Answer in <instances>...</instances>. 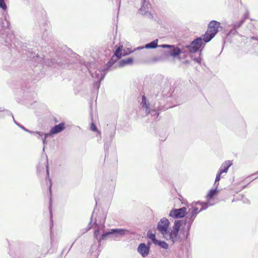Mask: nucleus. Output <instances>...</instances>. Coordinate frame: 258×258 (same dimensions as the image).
Returning a JSON list of instances; mask_svg holds the SVG:
<instances>
[{"label": "nucleus", "instance_id": "1", "mask_svg": "<svg viewBox=\"0 0 258 258\" xmlns=\"http://www.w3.org/2000/svg\"><path fill=\"white\" fill-rule=\"evenodd\" d=\"M181 221L175 220L172 229H169L170 222L166 218L160 220L157 224V229L166 240L175 243L178 238V232L181 227Z\"/></svg>", "mask_w": 258, "mask_h": 258}, {"label": "nucleus", "instance_id": "2", "mask_svg": "<svg viewBox=\"0 0 258 258\" xmlns=\"http://www.w3.org/2000/svg\"><path fill=\"white\" fill-rule=\"evenodd\" d=\"M220 23L216 21H211L208 29L203 35V39L205 42H209L217 34L220 27Z\"/></svg>", "mask_w": 258, "mask_h": 258}, {"label": "nucleus", "instance_id": "3", "mask_svg": "<svg viewBox=\"0 0 258 258\" xmlns=\"http://www.w3.org/2000/svg\"><path fill=\"white\" fill-rule=\"evenodd\" d=\"M208 206V205H206V203L204 204L199 202H195L191 203L190 205L188 206V214L190 217L195 218L196 216L200 211L206 209Z\"/></svg>", "mask_w": 258, "mask_h": 258}, {"label": "nucleus", "instance_id": "4", "mask_svg": "<svg viewBox=\"0 0 258 258\" xmlns=\"http://www.w3.org/2000/svg\"><path fill=\"white\" fill-rule=\"evenodd\" d=\"M151 9L152 5L149 0H141V7L139 10L140 14L146 15L149 17H152Z\"/></svg>", "mask_w": 258, "mask_h": 258}, {"label": "nucleus", "instance_id": "5", "mask_svg": "<svg viewBox=\"0 0 258 258\" xmlns=\"http://www.w3.org/2000/svg\"><path fill=\"white\" fill-rule=\"evenodd\" d=\"M126 230L123 229H111L107 232L104 233L102 235V239H104L107 236L112 235L113 237L118 238L125 234Z\"/></svg>", "mask_w": 258, "mask_h": 258}, {"label": "nucleus", "instance_id": "6", "mask_svg": "<svg viewBox=\"0 0 258 258\" xmlns=\"http://www.w3.org/2000/svg\"><path fill=\"white\" fill-rule=\"evenodd\" d=\"M159 46L163 48H168V50L166 52L173 57L178 56L181 52L180 48L174 45L162 44Z\"/></svg>", "mask_w": 258, "mask_h": 258}, {"label": "nucleus", "instance_id": "7", "mask_svg": "<svg viewBox=\"0 0 258 258\" xmlns=\"http://www.w3.org/2000/svg\"><path fill=\"white\" fill-rule=\"evenodd\" d=\"M131 53V51L126 52L125 50H123V46L119 45L117 49L115 50L114 56L111 58L109 63L113 64L118 59L120 58L122 56L126 55Z\"/></svg>", "mask_w": 258, "mask_h": 258}, {"label": "nucleus", "instance_id": "8", "mask_svg": "<svg viewBox=\"0 0 258 258\" xmlns=\"http://www.w3.org/2000/svg\"><path fill=\"white\" fill-rule=\"evenodd\" d=\"M137 251L143 257H146L148 256L150 253V244L149 243H140L137 248Z\"/></svg>", "mask_w": 258, "mask_h": 258}, {"label": "nucleus", "instance_id": "9", "mask_svg": "<svg viewBox=\"0 0 258 258\" xmlns=\"http://www.w3.org/2000/svg\"><path fill=\"white\" fill-rule=\"evenodd\" d=\"M186 213V208L183 207L180 209H172L169 213V216L174 218H180L183 217Z\"/></svg>", "mask_w": 258, "mask_h": 258}, {"label": "nucleus", "instance_id": "10", "mask_svg": "<svg viewBox=\"0 0 258 258\" xmlns=\"http://www.w3.org/2000/svg\"><path fill=\"white\" fill-rule=\"evenodd\" d=\"M141 105L142 109L145 111L147 114L152 113V111H153V112H155L145 96H143L142 97Z\"/></svg>", "mask_w": 258, "mask_h": 258}, {"label": "nucleus", "instance_id": "11", "mask_svg": "<svg viewBox=\"0 0 258 258\" xmlns=\"http://www.w3.org/2000/svg\"><path fill=\"white\" fill-rule=\"evenodd\" d=\"M91 75L95 81H101L105 76L104 71L101 69H93L91 71Z\"/></svg>", "mask_w": 258, "mask_h": 258}, {"label": "nucleus", "instance_id": "12", "mask_svg": "<svg viewBox=\"0 0 258 258\" xmlns=\"http://www.w3.org/2000/svg\"><path fill=\"white\" fill-rule=\"evenodd\" d=\"M203 38L199 37L195 40L190 44V50L194 52L198 51L203 44Z\"/></svg>", "mask_w": 258, "mask_h": 258}, {"label": "nucleus", "instance_id": "13", "mask_svg": "<svg viewBox=\"0 0 258 258\" xmlns=\"http://www.w3.org/2000/svg\"><path fill=\"white\" fill-rule=\"evenodd\" d=\"M65 128L64 123H60L52 127L50 131L51 135L56 134L60 133Z\"/></svg>", "mask_w": 258, "mask_h": 258}, {"label": "nucleus", "instance_id": "14", "mask_svg": "<svg viewBox=\"0 0 258 258\" xmlns=\"http://www.w3.org/2000/svg\"><path fill=\"white\" fill-rule=\"evenodd\" d=\"M219 192V190L217 189V188L215 187V189H211L208 193L207 196V202L206 203V205H208L209 206L213 205V203H210L211 199L216 195Z\"/></svg>", "mask_w": 258, "mask_h": 258}, {"label": "nucleus", "instance_id": "15", "mask_svg": "<svg viewBox=\"0 0 258 258\" xmlns=\"http://www.w3.org/2000/svg\"><path fill=\"white\" fill-rule=\"evenodd\" d=\"M232 164V163L231 161H225L221 166L219 171L221 172L223 174L224 173H226L228 170L229 168L231 166Z\"/></svg>", "mask_w": 258, "mask_h": 258}, {"label": "nucleus", "instance_id": "16", "mask_svg": "<svg viewBox=\"0 0 258 258\" xmlns=\"http://www.w3.org/2000/svg\"><path fill=\"white\" fill-rule=\"evenodd\" d=\"M158 39H155L154 41L146 44L144 46V48L147 49H154L157 47L158 46Z\"/></svg>", "mask_w": 258, "mask_h": 258}, {"label": "nucleus", "instance_id": "17", "mask_svg": "<svg viewBox=\"0 0 258 258\" xmlns=\"http://www.w3.org/2000/svg\"><path fill=\"white\" fill-rule=\"evenodd\" d=\"M155 245H157L165 249H167L169 247L168 244L164 241L158 240L157 242L155 243Z\"/></svg>", "mask_w": 258, "mask_h": 258}, {"label": "nucleus", "instance_id": "18", "mask_svg": "<svg viewBox=\"0 0 258 258\" xmlns=\"http://www.w3.org/2000/svg\"><path fill=\"white\" fill-rule=\"evenodd\" d=\"M223 176H224V175L221 173V172H220L219 171L218 174L216 175V179H215V183H214V184L215 187H216V188L218 187V186L219 185V181L220 180L221 177H223Z\"/></svg>", "mask_w": 258, "mask_h": 258}, {"label": "nucleus", "instance_id": "19", "mask_svg": "<svg viewBox=\"0 0 258 258\" xmlns=\"http://www.w3.org/2000/svg\"><path fill=\"white\" fill-rule=\"evenodd\" d=\"M147 236L149 238L152 240V241L155 244L157 242V241L158 240L156 239L155 234L151 232H148L147 233Z\"/></svg>", "mask_w": 258, "mask_h": 258}, {"label": "nucleus", "instance_id": "20", "mask_svg": "<svg viewBox=\"0 0 258 258\" xmlns=\"http://www.w3.org/2000/svg\"><path fill=\"white\" fill-rule=\"evenodd\" d=\"M51 135V134L50 133H46V134H44V138H42V142H43V144L44 145V147H43V151H44L45 150V145L47 144V142H46V139L49 136Z\"/></svg>", "mask_w": 258, "mask_h": 258}, {"label": "nucleus", "instance_id": "21", "mask_svg": "<svg viewBox=\"0 0 258 258\" xmlns=\"http://www.w3.org/2000/svg\"><path fill=\"white\" fill-rule=\"evenodd\" d=\"M99 231L98 229L95 230L94 232V236L99 242H100L102 239V236L99 237Z\"/></svg>", "mask_w": 258, "mask_h": 258}, {"label": "nucleus", "instance_id": "22", "mask_svg": "<svg viewBox=\"0 0 258 258\" xmlns=\"http://www.w3.org/2000/svg\"><path fill=\"white\" fill-rule=\"evenodd\" d=\"M32 133L34 134H36L37 135V138L38 139H41L42 138L43 133L41 132H32Z\"/></svg>", "mask_w": 258, "mask_h": 258}, {"label": "nucleus", "instance_id": "23", "mask_svg": "<svg viewBox=\"0 0 258 258\" xmlns=\"http://www.w3.org/2000/svg\"><path fill=\"white\" fill-rule=\"evenodd\" d=\"M9 25H10V23H9V21H7V20H5L4 22H3V25L2 27L4 28H6L9 27Z\"/></svg>", "mask_w": 258, "mask_h": 258}, {"label": "nucleus", "instance_id": "24", "mask_svg": "<svg viewBox=\"0 0 258 258\" xmlns=\"http://www.w3.org/2000/svg\"><path fill=\"white\" fill-rule=\"evenodd\" d=\"M125 60L126 64H132V63L133 62V59L132 58H128L127 59H125Z\"/></svg>", "mask_w": 258, "mask_h": 258}, {"label": "nucleus", "instance_id": "25", "mask_svg": "<svg viewBox=\"0 0 258 258\" xmlns=\"http://www.w3.org/2000/svg\"><path fill=\"white\" fill-rule=\"evenodd\" d=\"M126 64H126V62H125V59L121 60H120L119 62V66L120 67H123V66H124L125 65H126Z\"/></svg>", "mask_w": 258, "mask_h": 258}, {"label": "nucleus", "instance_id": "26", "mask_svg": "<svg viewBox=\"0 0 258 258\" xmlns=\"http://www.w3.org/2000/svg\"><path fill=\"white\" fill-rule=\"evenodd\" d=\"M242 23V21L239 22L238 23H234L233 24L234 25V27L235 28H238V27H239L241 26Z\"/></svg>", "mask_w": 258, "mask_h": 258}, {"label": "nucleus", "instance_id": "27", "mask_svg": "<svg viewBox=\"0 0 258 258\" xmlns=\"http://www.w3.org/2000/svg\"><path fill=\"white\" fill-rule=\"evenodd\" d=\"M91 129L93 131H97V128L94 123H92L91 125Z\"/></svg>", "mask_w": 258, "mask_h": 258}, {"label": "nucleus", "instance_id": "28", "mask_svg": "<svg viewBox=\"0 0 258 258\" xmlns=\"http://www.w3.org/2000/svg\"><path fill=\"white\" fill-rule=\"evenodd\" d=\"M0 7L4 10H5L7 8L6 5L5 4V2L0 3Z\"/></svg>", "mask_w": 258, "mask_h": 258}, {"label": "nucleus", "instance_id": "29", "mask_svg": "<svg viewBox=\"0 0 258 258\" xmlns=\"http://www.w3.org/2000/svg\"><path fill=\"white\" fill-rule=\"evenodd\" d=\"M195 60L198 63H200L202 61V58L200 57H199L195 59Z\"/></svg>", "mask_w": 258, "mask_h": 258}, {"label": "nucleus", "instance_id": "30", "mask_svg": "<svg viewBox=\"0 0 258 258\" xmlns=\"http://www.w3.org/2000/svg\"><path fill=\"white\" fill-rule=\"evenodd\" d=\"M190 229V224H188L187 225H186V227L185 228V229L187 230V231H189Z\"/></svg>", "mask_w": 258, "mask_h": 258}, {"label": "nucleus", "instance_id": "31", "mask_svg": "<svg viewBox=\"0 0 258 258\" xmlns=\"http://www.w3.org/2000/svg\"><path fill=\"white\" fill-rule=\"evenodd\" d=\"M19 126L22 128L23 130H24L26 132H29V133H32V132H30L28 130H27V129L25 128L23 126H20L19 125Z\"/></svg>", "mask_w": 258, "mask_h": 258}, {"label": "nucleus", "instance_id": "32", "mask_svg": "<svg viewBox=\"0 0 258 258\" xmlns=\"http://www.w3.org/2000/svg\"><path fill=\"white\" fill-rule=\"evenodd\" d=\"M4 2V0H0V3Z\"/></svg>", "mask_w": 258, "mask_h": 258}, {"label": "nucleus", "instance_id": "33", "mask_svg": "<svg viewBox=\"0 0 258 258\" xmlns=\"http://www.w3.org/2000/svg\"><path fill=\"white\" fill-rule=\"evenodd\" d=\"M143 47L139 48V49H141V48H143Z\"/></svg>", "mask_w": 258, "mask_h": 258}]
</instances>
